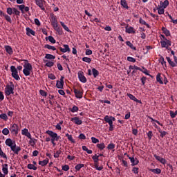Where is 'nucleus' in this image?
Masks as SVG:
<instances>
[{
  "instance_id": "64",
  "label": "nucleus",
  "mask_w": 177,
  "mask_h": 177,
  "mask_svg": "<svg viewBox=\"0 0 177 177\" xmlns=\"http://www.w3.org/2000/svg\"><path fill=\"white\" fill-rule=\"evenodd\" d=\"M166 135H168V132L164 131H162L160 134V138H164L165 136H166Z\"/></svg>"
},
{
  "instance_id": "31",
  "label": "nucleus",
  "mask_w": 177,
  "mask_h": 177,
  "mask_svg": "<svg viewBox=\"0 0 177 177\" xmlns=\"http://www.w3.org/2000/svg\"><path fill=\"white\" fill-rule=\"evenodd\" d=\"M156 81L161 85H162V84H164V82L162 81V80L161 78V73H158V75H156Z\"/></svg>"
},
{
  "instance_id": "41",
  "label": "nucleus",
  "mask_w": 177,
  "mask_h": 177,
  "mask_svg": "<svg viewBox=\"0 0 177 177\" xmlns=\"http://www.w3.org/2000/svg\"><path fill=\"white\" fill-rule=\"evenodd\" d=\"M0 156L3 158H6V160H8V156H6V153H3V151H2V148L0 147Z\"/></svg>"
},
{
  "instance_id": "3",
  "label": "nucleus",
  "mask_w": 177,
  "mask_h": 177,
  "mask_svg": "<svg viewBox=\"0 0 177 177\" xmlns=\"http://www.w3.org/2000/svg\"><path fill=\"white\" fill-rule=\"evenodd\" d=\"M10 71H11V75L14 80H16V81H20V76H19V72L17 71V68H16V66H10Z\"/></svg>"
},
{
  "instance_id": "60",
  "label": "nucleus",
  "mask_w": 177,
  "mask_h": 177,
  "mask_svg": "<svg viewBox=\"0 0 177 177\" xmlns=\"http://www.w3.org/2000/svg\"><path fill=\"white\" fill-rule=\"evenodd\" d=\"M91 142L92 143H99V139L95 138V137H91Z\"/></svg>"
},
{
  "instance_id": "18",
  "label": "nucleus",
  "mask_w": 177,
  "mask_h": 177,
  "mask_svg": "<svg viewBox=\"0 0 177 177\" xmlns=\"http://www.w3.org/2000/svg\"><path fill=\"white\" fill-rule=\"evenodd\" d=\"M11 150L12 151H13L14 154H16L17 156L21 150V148L20 147L16 146V144H15L13 147L11 148Z\"/></svg>"
},
{
  "instance_id": "59",
  "label": "nucleus",
  "mask_w": 177,
  "mask_h": 177,
  "mask_svg": "<svg viewBox=\"0 0 177 177\" xmlns=\"http://www.w3.org/2000/svg\"><path fill=\"white\" fill-rule=\"evenodd\" d=\"M7 13H8V15H9L10 16H12V14L13 13V8H7Z\"/></svg>"
},
{
  "instance_id": "8",
  "label": "nucleus",
  "mask_w": 177,
  "mask_h": 177,
  "mask_svg": "<svg viewBox=\"0 0 177 177\" xmlns=\"http://www.w3.org/2000/svg\"><path fill=\"white\" fill-rule=\"evenodd\" d=\"M63 48L62 47H58V49L60 50V52H62V53H70V52H71V49H70V46L67 44H64L63 45Z\"/></svg>"
},
{
  "instance_id": "30",
  "label": "nucleus",
  "mask_w": 177,
  "mask_h": 177,
  "mask_svg": "<svg viewBox=\"0 0 177 177\" xmlns=\"http://www.w3.org/2000/svg\"><path fill=\"white\" fill-rule=\"evenodd\" d=\"M150 172H153V174H156L157 175H160L161 174V169H150Z\"/></svg>"
},
{
  "instance_id": "24",
  "label": "nucleus",
  "mask_w": 177,
  "mask_h": 177,
  "mask_svg": "<svg viewBox=\"0 0 177 177\" xmlns=\"http://www.w3.org/2000/svg\"><path fill=\"white\" fill-rule=\"evenodd\" d=\"M48 162H49V159L46 158L44 160L39 161V165H41V167H45L46 165H48Z\"/></svg>"
},
{
  "instance_id": "61",
  "label": "nucleus",
  "mask_w": 177,
  "mask_h": 177,
  "mask_svg": "<svg viewBox=\"0 0 177 177\" xmlns=\"http://www.w3.org/2000/svg\"><path fill=\"white\" fill-rule=\"evenodd\" d=\"M132 172H133V174H139L138 167H133Z\"/></svg>"
},
{
  "instance_id": "7",
  "label": "nucleus",
  "mask_w": 177,
  "mask_h": 177,
  "mask_svg": "<svg viewBox=\"0 0 177 177\" xmlns=\"http://www.w3.org/2000/svg\"><path fill=\"white\" fill-rule=\"evenodd\" d=\"M73 92L75 95V97H77V99H82V96L84 95V92L82 91V90H78L75 88H73Z\"/></svg>"
},
{
  "instance_id": "4",
  "label": "nucleus",
  "mask_w": 177,
  "mask_h": 177,
  "mask_svg": "<svg viewBox=\"0 0 177 177\" xmlns=\"http://www.w3.org/2000/svg\"><path fill=\"white\" fill-rule=\"evenodd\" d=\"M46 133H47V135H49V136H50L52 145H53V146H56V143L55 142V141L56 142V133L50 130H48L46 131Z\"/></svg>"
},
{
  "instance_id": "43",
  "label": "nucleus",
  "mask_w": 177,
  "mask_h": 177,
  "mask_svg": "<svg viewBox=\"0 0 177 177\" xmlns=\"http://www.w3.org/2000/svg\"><path fill=\"white\" fill-rule=\"evenodd\" d=\"M97 147L100 149V150H103L104 149H105L106 145H104V143H100V144H97Z\"/></svg>"
},
{
  "instance_id": "56",
  "label": "nucleus",
  "mask_w": 177,
  "mask_h": 177,
  "mask_svg": "<svg viewBox=\"0 0 177 177\" xmlns=\"http://www.w3.org/2000/svg\"><path fill=\"white\" fill-rule=\"evenodd\" d=\"M4 17L6 21H8V23H12V18L10 17V16L6 14V15H4Z\"/></svg>"
},
{
  "instance_id": "21",
  "label": "nucleus",
  "mask_w": 177,
  "mask_h": 177,
  "mask_svg": "<svg viewBox=\"0 0 177 177\" xmlns=\"http://www.w3.org/2000/svg\"><path fill=\"white\" fill-rule=\"evenodd\" d=\"M54 30L58 32L59 35H63V28L59 26V25H55V26H53Z\"/></svg>"
},
{
  "instance_id": "45",
  "label": "nucleus",
  "mask_w": 177,
  "mask_h": 177,
  "mask_svg": "<svg viewBox=\"0 0 177 177\" xmlns=\"http://www.w3.org/2000/svg\"><path fill=\"white\" fill-rule=\"evenodd\" d=\"M92 159L93 160L95 164H97V162H99V156H97V154L94 155L92 157Z\"/></svg>"
},
{
  "instance_id": "19",
  "label": "nucleus",
  "mask_w": 177,
  "mask_h": 177,
  "mask_svg": "<svg viewBox=\"0 0 177 177\" xmlns=\"http://www.w3.org/2000/svg\"><path fill=\"white\" fill-rule=\"evenodd\" d=\"M125 29H126V32H127V34H136V32L133 27L132 26L129 27V25H127V26L125 27Z\"/></svg>"
},
{
  "instance_id": "2",
  "label": "nucleus",
  "mask_w": 177,
  "mask_h": 177,
  "mask_svg": "<svg viewBox=\"0 0 177 177\" xmlns=\"http://www.w3.org/2000/svg\"><path fill=\"white\" fill-rule=\"evenodd\" d=\"M15 84L12 82H10V84H8L6 86V88H5L6 96H10V95L15 94Z\"/></svg>"
},
{
  "instance_id": "63",
  "label": "nucleus",
  "mask_w": 177,
  "mask_h": 177,
  "mask_svg": "<svg viewBox=\"0 0 177 177\" xmlns=\"http://www.w3.org/2000/svg\"><path fill=\"white\" fill-rule=\"evenodd\" d=\"M48 77L50 80H55L56 78V76L53 73L48 74Z\"/></svg>"
},
{
  "instance_id": "1",
  "label": "nucleus",
  "mask_w": 177,
  "mask_h": 177,
  "mask_svg": "<svg viewBox=\"0 0 177 177\" xmlns=\"http://www.w3.org/2000/svg\"><path fill=\"white\" fill-rule=\"evenodd\" d=\"M25 62L24 65L23 73L26 77H28L31 74V71H32V65L28 63V60H24Z\"/></svg>"
},
{
  "instance_id": "22",
  "label": "nucleus",
  "mask_w": 177,
  "mask_h": 177,
  "mask_svg": "<svg viewBox=\"0 0 177 177\" xmlns=\"http://www.w3.org/2000/svg\"><path fill=\"white\" fill-rule=\"evenodd\" d=\"M21 135L26 136V138H28V139H31V133L28 132V129H24L21 130Z\"/></svg>"
},
{
  "instance_id": "6",
  "label": "nucleus",
  "mask_w": 177,
  "mask_h": 177,
  "mask_svg": "<svg viewBox=\"0 0 177 177\" xmlns=\"http://www.w3.org/2000/svg\"><path fill=\"white\" fill-rule=\"evenodd\" d=\"M161 48H167V46H171L172 45V42L171 40L167 39L166 40H161L160 41Z\"/></svg>"
},
{
  "instance_id": "12",
  "label": "nucleus",
  "mask_w": 177,
  "mask_h": 177,
  "mask_svg": "<svg viewBox=\"0 0 177 177\" xmlns=\"http://www.w3.org/2000/svg\"><path fill=\"white\" fill-rule=\"evenodd\" d=\"M5 144L6 145V146H8V147H10V149H12V147H13L15 145H16V141H13L10 138H7L5 141Z\"/></svg>"
},
{
  "instance_id": "17",
  "label": "nucleus",
  "mask_w": 177,
  "mask_h": 177,
  "mask_svg": "<svg viewBox=\"0 0 177 177\" xmlns=\"http://www.w3.org/2000/svg\"><path fill=\"white\" fill-rule=\"evenodd\" d=\"M71 121L74 122L76 125H81L82 124V120H80L79 117L71 118Z\"/></svg>"
},
{
  "instance_id": "48",
  "label": "nucleus",
  "mask_w": 177,
  "mask_h": 177,
  "mask_svg": "<svg viewBox=\"0 0 177 177\" xmlns=\"http://www.w3.org/2000/svg\"><path fill=\"white\" fill-rule=\"evenodd\" d=\"M45 59H56V57H55L52 54H46Z\"/></svg>"
},
{
  "instance_id": "28",
  "label": "nucleus",
  "mask_w": 177,
  "mask_h": 177,
  "mask_svg": "<svg viewBox=\"0 0 177 177\" xmlns=\"http://www.w3.org/2000/svg\"><path fill=\"white\" fill-rule=\"evenodd\" d=\"M2 171L4 175H8L9 171L8 170V164L3 165Z\"/></svg>"
},
{
  "instance_id": "51",
  "label": "nucleus",
  "mask_w": 177,
  "mask_h": 177,
  "mask_svg": "<svg viewBox=\"0 0 177 177\" xmlns=\"http://www.w3.org/2000/svg\"><path fill=\"white\" fill-rule=\"evenodd\" d=\"M108 150H113V149H115V145L113 143H110L107 146Z\"/></svg>"
},
{
  "instance_id": "23",
  "label": "nucleus",
  "mask_w": 177,
  "mask_h": 177,
  "mask_svg": "<svg viewBox=\"0 0 177 177\" xmlns=\"http://www.w3.org/2000/svg\"><path fill=\"white\" fill-rule=\"evenodd\" d=\"M162 31L166 37H171V32L165 27H162Z\"/></svg>"
},
{
  "instance_id": "16",
  "label": "nucleus",
  "mask_w": 177,
  "mask_h": 177,
  "mask_svg": "<svg viewBox=\"0 0 177 177\" xmlns=\"http://www.w3.org/2000/svg\"><path fill=\"white\" fill-rule=\"evenodd\" d=\"M127 96H128V97H129V99L131 100H133V102H136V103H139L140 104H142V101L138 100V98H136V97H135V95H133L131 93H127Z\"/></svg>"
},
{
  "instance_id": "36",
  "label": "nucleus",
  "mask_w": 177,
  "mask_h": 177,
  "mask_svg": "<svg viewBox=\"0 0 177 177\" xmlns=\"http://www.w3.org/2000/svg\"><path fill=\"white\" fill-rule=\"evenodd\" d=\"M129 70H138L139 71H143V70H142V68L140 67H138L137 66H132V65H131L129 67Z\"/></svg>"
},
{
  "instance_id": "46",
  "label": "nucleus",
  "mask_w": 177,
  "mask_h": 177,
  "mask_svg": "<svg viewBox=\"0 0 177 177\" xmlns=\"http://www.w3.org/2000/svg\"><path fill=\"white\" fill-rule=\"evenodd\" d=\"M0 118L4 121H8V115L6 113H2L0 115Z\"/></svg>"
},
{
  "instance_id": "5",
  "label": "nucleus",
  "mask_w": 177,
  "mask_h": 177,
  "mask_svg": "<svg viewBox=\"0 0 177 177\" xmlns=\"http://www.w3.org/2000/svg\"><path fill=\"white\" fill-rule=\"evenodd\" d=\"M78 78L80 82H82V84H86L87 80L85 77V74L84 73V71H79L77 73Z\"/></svg>"
},
{
  "instance_id": "11",
  "label": "nucleus",
  "mask_w": 177,
  "mask_h": 177,
  "mask_svg": "<svg viewBox=\"0 0 177 177\" xmlns=\"http://www.w3.org/2000/svg\"><path fill=\"white\" fill-rule=\"evenodd\" d=\"M127 157L131 162V167H135V165H138V164H139V159L138 158H135L133 157H130L129 155H127Z\"/></svg>"
},
{
  "instance_id": "35",
  "label": "nucleus",
  "mask_w": 177,
  "mask_h": 177,
  "mask_svg": "<svg viewBox=\"0 0 177 177\" xmlns=\"http://www.w3.org/2000/svg\"><path fill=\"white\" fill-rule=\"evenodd\" d=\"M92 73H93L94 78H96L99 75V71L97 70L96 68H93L92 69Z\"/></svg>"
},
{
  "instance_id": "39",
  "label": "nucleus",
  "mask_w": 177,
  "mask_h": 177,
  "mask_svg": "<svg viewBox=\"0 0 177 177\" xmlns=\"http://www.w3.org/2000/svg\"><path fill=\"white\" fill-rule=\"evenodd\" d=\"M84 167H85V165L84 164H77L75 167V169H76V171H81V168H84Z\"/></svg>"
},
{
  "instance_id": "9",
  "label": "nucleus",
  "mask_w": 177,
  "mask_h": 177,
  "mask_svg": "<svg viewBox=\"0 0 177 177\" xmlns=\"http://www.w3.org/2000/svg\"><path fill=\"white\" fill-rule=\"evenodd\" d=\"M50 21L51 23V26H53V27L57 26V18L56 17V15H55L54 14H51L50 15Z\"/></svg>"
},
{
  "instance_id": "53",
  "label": "nucleus",
  "mask_w": 177,
  "mask_h": 177,
  "mask_svg": "<svg viewBox=\"0 0 177 177\" xmlns=\"http://www.w3.org/2000/svg\"><path fill=\"white\" fill-rule=\"evenodd\" d=\"M60 154H62V151L60 150L57 151L56 153H54V158H59V157H60Z\"/></svg>"
},
{
  "instance_id": "25",
  "label": "nucleus",
  "mask_w": 177,
  "mask_h": 177,
  "mask_svg": "<svg viewBox=\"0 0 177 177\" xmlns=\"http://www.w3.org/2000/svg\"><path fill=\"white\" fill-rule=\"evenodd\" d=\"M4 48L7 53H8V55H13V48H12V46H5Z\"/></svg>"
},
{
  "instance_id": "37",
  "label": "nucleus",
  "mask_w": 177,
  "mask_h": 177,
  "mask_svg": "<svg viewBox=\"0 0 177 177\" xmlns=\"http://www.w3.org/2000/svg\"><path fill=\"white\" fill-rule=\"evenodd\" d=\"M60 24H61L62 27H63L64 30H65V31H67V32H71V30H70L68 27H67L66 26V24H64V22L60 21Z\"/></svg>"
},
{
  "instance_id": "27",
  "label": "nucleus",
  "mask_w": 177,
  "mask_h": 177,
  "mask_svg": "<svg viewBox=\"0 0 177 177\" xmlns=\"http://www.w3.org/2000/svg\"><path fill=\"white\" fill-rule=\"evenodd\" d=\"M160 5L163 8V9H166V8L169 5V1L168 0H165L164 2L160 1Z\"/></svg>"
},
{
  "instance_id": "42",
  "label": "nucleus",
  "mask_w": 177,
  "mask_h": 177,
  "mask_svg": "<svg viewBox=\"0 0 177 177\" xmlns=\"http://www.w3.org/2000/svg\"><path fill=\"white\" fill-rule=\"evenodd\" d=\"M149 120H151V122H156V124H158V125H160V127H162V124H161L160 122V121H158L157 120H155V119H153V118H151L150 116L149 117Z\"/></svg>"
},
{
  "instance_id": "14",
  "label": "nucleus",
  "mask_w": 177,
  "mask_h": 177,
  "mask_svg": "<svg viewBox=\"0 0 177 177\" xmlns=\"http://www.w3.org/2000/svg\"><path fill=\"white\" fill-rule=\"evenodd\" d=\"M46 1L45 0H37L35 1V3L41 10H45V6H44V3H45Z\"/></svg>"
},
{
  "instance_id": "33",
  "label": "nucleus",
  "mask_w": 177,
  "mask_h": 177,
  "mask_svg": "<svg viewBox=\"0 0 177 177\" xmlns=\"http://www.w3.org/2000/svg\"><path fill=\"white\" fill-rule=\"evenodd\" d=\"M46 41H49V42H51V44H56V39H55V37L53 36H48L46 38Z\"/></svg>"
},
{
  "instance_id": "15",
  "label": "nucleus",
  "mask_w": 177,
  "mask_h": 177,
  "mask_svg": "<svg viewBox=\"0 0 177 177\" xmlns=\"http://www.w3.org/2000/svg\"><path fill=\"white\" fill-rule=\"evenodd\" d=\"M153 157L154 158H156V160H157V161H159V162H160L163 165H165V164H167V160L163 158H161L160 156H157L156 154H154Z\"/></svg>"
},
{
  "instance_id": "38",
  "label": "nucleus",
  "mask_w": 177,
  "mask_h": 177,
  "mask_svg": "<svg viewBox=\"0 0 177 177\" xmlns=\"http://www.w3.org/2000/svg\"><path fill=\"white\" fill-rule=\"evenodd\" d=\"M45 49H49L51 50H56V47L53 46H50L49 44H46L44 46Z\"/></svg>"
},
{
  "instance_id": "57",
  "label": "nucleus",
  "mask_w": 177,
  "mask_h": 177,
  "mask_svg": "<svg viewBox=\"0 0 177 177\" xmlns=\"http://www.w3.org/2000/svg\"><path fill=\"white\" fill-rule=\"evenodd\" d=\"M94 167L97 171H102V169H103V166L99 167V165H97V163H95Z\"/></svg>"
},
{
  "instance_id": "55",
  "label": "nucleus",
  "mask_w": 177,
  "mask_h": 177,
  "mask_svg": "<svg viewBox=\"0 0 177 177\" xmlns=\"http://www.w3.org/2000/svg\"><path fill=\"white\" fill-rule=\"evenodd\" d=\"M12 13L16 16H20V11H19L16 8H13Z\"/></svg>"
},
{
  "instance_id": "58",
  "label": "nucleus",
  "mask_w": 177,
  "mask_h": 177,
  "mask_svg": "<svg viewBox=\"0 0 177 177\" xmlns=\"http://www.w3.org/2000/svg\"><path fill=\"white\" fill-rule=\"evenodd\" d=\"M2 133L3 135H5V136L9 135V129H8V128H4L2 130Z\"/></svg>"
},
{
  "instance_id": "10",
  "label": "nucleus",
  "mask_w": 177,
  "mask_h": 177,
  "mask_svg": "<svg viewBox=\"0 0 177 177\" xmlns=\"http://www.w3.org/2000/svg\"><path fill=\"white\" fill-rule=\"evenodd\" d=\"M64 86V77L62 76L60 78V81H57L56 86L58 89H63V86Z\"/></svg>"
},
{
  "instance_id": "44",
  "label": "nucleus",
  "mask_w": 177,
  "mask_h": 177,
  "mask_svg": "<svg viewBox=\"0 0 177 177\" xmlns=\"http://www.w3.org/2000/svg\"><path fill=\"white\" fill-rule=\"evenodd\" d=\"M28 169H33V171H37V167H35V165H34L32 164H28Z\"/></svg>"
},
{
  "instance_id": "49",
  "label": "nucleus",
  "mask_w": 177,
  "mask_h": 177,
  "mask_svg": "<svg viewBox=\"0 0 177 177\" xmlns=\"http://www.w3.org/2000/svg\"><path fill=\"white\" fill-rule=\"evenodd\" d=\"M25 7H26V6H24V4L17 6V8H19V10H21V13H24V8Z\"/></svg>"
},
{
  "instance_id": "47",
  "label": "nucleus",
  "mask_w": 177,
  "mask_h": 177,
  "mask_svg": "<svg viewBox=\"0 0 177 177\" xmlns=\"http://www.w3.org/2000/svg\"><path fill=\"white\" fill-rule=\"evenodd\" d=\"M127 62H130L131 63H136V59L132 57H127Z\"/></svg>"
},
{
  "instance_id": "40",
  "label": "nucleus",
  "mask_w": 177,
  "mask_h": 177,
  "mask_svg": "<svg viewBox=\"0 0 177 177\" xmlns=\"http://www.w3.org/2000/svg\"><path fill=\"white\" fill-rule=\"evenodd\" d=\"M79 109L78 106L74 105L73 108H70L69 111H71V113H77Z\"/></svg>"
},
{
  "instance_id": "34",
  "label": "nucleus",
  "mask_w": 177,
  "mask_h": 177,
  "mask_svg": "<svg viewBox=\"0 0 177 177\" xmlns=\"http://www.w3.org/2000/svg\"><path fill=\"white\" fill-rule=\"evenodd\" d=\"M104 120L105 122H106L109 124V125L113 124V122H112V120H111V117L109 116V115H106V116L104 118Z\"/></svg>"
},
{
  "instance_id": "32",
  "label": "nucleus",
  "mask_w": 177,
  "mask_h": 177,
  "mask_svg": "<svg viewBox=\"0 0 177 177\" xmlns=\"http://www.w3.org/2000/svg\"><path fill=\"white\" fill-rule=\"evenodd\" d=\"M126 44L127 45V46H129V48H130L131 49H132L133 50H136V47H135L133 46V44L132 43H131L130 41H126Z\"/></svg>"
},
{
  "instance_id": "62",
  "label": "nucleus",
  "mask_w": 177,
  "mask_h": 177,
  "mask_svg": "<svg viewBox=\"0 0 177 177\" xmlns=\"http://www.w3.org/2000/svg\"><path fill=\"white\" fill-rule=\"evenodd\" d=\"M169 114H170V117L171 118H175V117H176V113H175V112H174V111H170Z\"/></svg>"
},
{
  "instance_id": "20",
  "label": "nucleus",
  "mask_w": 177,
  "mask_h": 177,
  "mask_svg": "<svg viewBox=\"0 0 177 177\" xmlns=\"http://www.w3.org/2000/svg\"><path fill=\"white\" fill-rule=\"evenodd\" d=\"M26 30V35H28V37H31V35H33V37H35V31H34L32 29L27 27Z\"/></svg>"
},
{
  "instance_id": "52",
  "label": "nucleus",
  "mask_w": 177,
  "mask_h": 177,
  "mask_svg": "<svg viewBox=\"0 0 177 177\" xmlns=\"http://www.w3.org/2000/svg\"><path fill=\"white\" fill-rule=\"evenodd\" d=\"M35 140H37L36 139H32V138L31 137L30 140L29 141V145H30V146H32V147H34V146H35Z\"/></svg>"
},
{
  "instance_id": "26",
  "label": "nucleus",
  "mask_w": 177,
  "mask_h": 177,
  "mask_svg": "<svg viewBox=\"0 0 177 177\" xmlns=\"http://www.w3.org/2000/svg\"><path fill=\"white\" fill-rule=\"evenodd\" d=\"M120 5L124 8V9H129V6H128V3H127V0H120Z\"/></svg>"
},
{
  "instance_id": "29",
  "label": "nucleus",
  "mask_w": 177,
  "mask_h": 177,
  "mask_svg": "<svg viewBox=\"0 0 177 177\" xmlns=\"http://www.w3.org/2000/svg\"><path fill=\"white\" fill-rule=\"evenodd\" d=\"M169 66L171 67H176V64H175L172 60H171V58L169 57H166Z\"/></svg>"
},
{
  "instance_id": "13",
  "label": "nucleus",
  "mask_w": 177,
  "mask_h": 177,
  "mask_svg": "<svg viewBox=\"0 0 177 177\" xmlns=\"http://www.w3.org/2000/svg\"><path fill=\"white\" fill-rule=\"evenodd\" d=\"M10 131L14 132L15 135H17V133H19V126L16 123H14L10 126Z\"/></svg>"
},
{
  "instance_id": "50",
  "label": "nucleus",
  "mask_w": 177,
  "mask_h": 177,
  "mask_svg": "<svg viewBox=\"0 0 177 177\" xmlns=\"http://www.w3.org/2000/svg\"><path fill=\"white\" fill-rule=\"evenodd\" d=\"M82 61L85 62L86 63H91V62H92V59L88 57H84L82 58Z\"/></svg>"
},
{
  "instance_id": "54",
  "label": "nucleus",
  "mask_w": 177,
  "mask_h": 177,
  "mask_svg": "<svg viewBox=\"0 0 177 177\" xmlns=\"http://www.w3.org/2000/svg\"><path fill=\"white\" fill-rule=\"evenodd\" d=\"M165 12V8H158V15H164Z\"/></svg>"
}]
</instances>
